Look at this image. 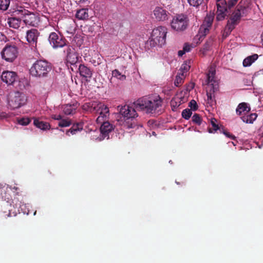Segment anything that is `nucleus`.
I'll return each instance as SVG.
<instances>
[{
  "mask_svg": "<svg viewBox=\"0 0 263 263\" xmlns=\"http://www.w3.org/2000/svg\"><path fill=\"white\" fill-rule=\"evenodd\" d=\"M14 12L15 15L21 16L26 25L37 26L39 24L40 20L37 15L31 13L22 7L17 8Z\"/></svg>",
  "mask_w": 263,
  "mask_h": 263,
  "instance_id": "obj_7",
  "label": "nucleus"
},
{
  "mask_svg": "<svg viewBox=\"0 0 263 263\" xmlns=\"http://www.w3.org/2000/svg\"><path fill=\"white\" fill-rule=\"evenodd\" d=\"M17 75L12 71H3L1 74L2 81L7 85H12L17 80Z\"/></svg>",
  "mask_w": 263,
  "mask_h": 263,
  "instance_id": "obj_14",
  "label": "nucleus"
},
{
  "mask_svg": "<svg viewBox=\"0 0 263 263\" xmlns=\"http://www.w3.org/2000/svg\"><path fill=\"white\" fill-rule=\"evenodd\" d=\"M48 40L53 48H62L66 45L65 40L59 33L51 32L49 34Z\"/></svg>",
  "mask_w": 263,
  "mask_h": 263,
  "instance_id": "obj_12",
  "label": "nucleus"
},
{
  "mask_svg": "<svg viewBox=\"0 0 263 263\" xmlns=\"http://www.w3.org/2000/svg\"><path fill=\"white\" fill-rule=\"evenodd\" d=\"M185 53V52L184 51V50H183V49L181 50H179L178 51V55L180 56V57H181L182 56L184 53Z\"/></svg>",
  "mask_w": 263,
  "mask_h": 263,
  "instance_id": "obj_45",
  "label": "nucleus"
},
{
  "mask_svg": "<svg viewBox=\"0 0 263 263\" xmlns=\"http://www.w3.org/2000/svg\"><path fill=\"white\" fill-rule=\"evenodd\" d=\"M186 101V98L182 97V93H178L171 102V105L173 110H175L182 103Z\"/></svg>",
  "mask_w": 263,
  "mask_h": 263,
  "instance_id": "obj_18",
  "label": "nucleus"
},
{
  "mask_svg": "<svg viewBox=\"0 0 263 263\" xmlns=\"http://www.w3.org/2000/svg\"><path fill=\"white\" fill-rule=\"evenodd\" d=\"M192 111L189 109H185L182 112V116L183 118L188 120L191 116Z\"/></svg>",
  "mask_w": 263,
  "mask_h": 263,
  "instance_id": "obj_36",
  "label": "nucleus"
},
{
  "mask_svg": "<svg viewBox=\"0 0 263 263\" xmlns=\"http://www.w3.org/2000/svg\"><path fill=\"white\" fill-rule=\"evenodd\" d=\"M192 121L198 125H200L202 120L199 115L196 114L192 117Z\"/></svg>",
  "mask_w": 263,
  "mask_h": 263,
  "instance_id": "obj_40",
  "label": "nucleus"
},
{
  "mask_svg": "<svg viewBox=\"0 0 263 263\" xmlns=\"http://www.w3.org/2000/svg\"><path fill=\"white\" fill-rule=\"evenodd\" d=\"M250 110L249 105L246 103H241L238 105L236 108V113L240 116H245Z\"/></svg>",
  "mask_w": 263,
  "mask_h": 263,
  "instance_id": "obj_21",
  "label": "nucleus"
},
{
  "mask_svg": "<svg viewBox=\"0 0 263 263\" xmlns=\"http://www.w3.org/2000/svg\"><path fill=\"white\" fill-rule=\"evenodd\" d=\"M241 16V14L239 10H236L233 13L231 20L229 21L225 29V32L226 33L225 37L228 35L230 32L234 29V25L237 24V21L240 18Z\"/></svg>",
  "mask_w": 263,
  "mask_h": 263,
  "instance_id": "obj_13",
  "label": "nucleus"
},
{
  "mask_svg": "<svg viewBox=\"0 0 263 263\" xmlns=\"http://www.w3.org/2000/svg\"><path fill=\"white\" fill-rule=\"evenodd\" d=\"M153 13L155 18L158 21H165L167 18V12L162 7H156Z\"/></svg>",
  "mask_w": 263,
  "mask_h": 263,
  "instance_id": "obj_17",
  "label": "nucleus"
},
{
  "mask_svg": "<svg viewBox=\"0 0 263 263\" xmlns=\"http://www.w3.org/2000/svg\"><path fill=\"white\" fill-rule=\"evenodd\" d=\"M258 58L257 54H253L246 58L243 61V66L245 67L250 66Z\"/></svg>",
  "mask_w": 263,
  "mask_h": 263,
  "instance_id": "obj_23",
  "label": "nucleus"
},
{
  "mask_svg": "<svg viewBox=\"0 0 263 263\" xmlns=\"http://www.w3.org/2000/svg\"><path fill=\"white\" fill-rule=\"evenodd\" d=\"M257 117V114L253 113L250 115L242 116L241 119L244 122L247 123H252L256 120Z\"/></svg>",
  "mask_w": 263,
  "mask_h": 263,
  "instance_id": "obj_28",
  "label": "nucleus"
},
{
  "mask_svg": "<svg viewBox=\"0 0 263 263\" xmlns=\"http://www.w3.org/2000/svg\"><path fill=\"white\" fill-rule=\"evenodd\" d=\"M88 1V0H80V2L81 3H85L86 2Z\"/></svg>",
  "mask_w": 263,
  "mask_h": 263,
  "instance_id": "obj_48",
  "label": "nucleus"
},
{
  "mask_svg": "<svg viewBox=\"0 0 263 263\" xmlns=\"http://www.w3.org/2000/svg\"><path fill=\"white\" fill-rule=\"evenodd\" d=\"M40 32L37 30L31 29L26 32V38L27 41L32 46H36Z\"/></svg>",
  "mask_w": 263,
  "mask_h": 263,
  "instance_id": "obj_15",
  "label": "nucleus"
},
{
  "mask_svg": "<svg viewBox=\"0 0 263 263\" xmlns=\"http://www.w3.org/2000/svg\"><path fill=\"white\" fill-rule=\"evenodd\" d=\"M78 106L79 104L77 102L65 104L63 106V112L66 115H73L76 113Z\"/></svg>",
  "mask_w": 263,
  "mask_h": 263,
  "instance_id": "obj_19",
  "label": "nucleus"
},
{
  "mask_svg": "<svg viewBox=\"0 0 263 263\" xmlns=\"http://www.w3.org/2000/svg\"><path fill=\"white\" fill-rule=\"evenodd\" d=\"M226 11L227 9L223 8L222 9H217L216 18L218 21L223 20L225 18L226 16Z\"/></svg>",
  "mask_w": 263,
  "mask_h": 263,
  "instance_id": "obj_30",
  "label": "nucleus"
},
{
  "mask_svg": "<svg viewBox=\"0 0 263 263\" xmlns=\"http://www.w3.org/2000/svg\"><path fill=\"white\" fill-rule=\"evenodd\" d=\"M120 115L121 116L120 124L127 128H133L134 124L133 120L138 117V114L134 107L128 105L118 107Z\"/></svg>",
  "mask_w": 263,
  "mask_h": 263,
  "instance_id": "obj_3",
  "label": "nucleus"
},
{
  "mask_svg": "<svg viewBox=\"0 0 263 263\" xmlns=\"http://www.w3.org/2000/svg\"><path fill=\"white\" fill-rule=\"evenodd\" d=\"M89 15L88 13V9H81L77 11L76 17L80 20H86L88 18Z\"/></svg>",
  "mask_w": 263,
  "mask_h": 263,
  "instance_id": "obj_27",
  "label": "nucleus"
},
{
  "mask_svg": "<svg viewBox=\"0 0 263 263\" xmlns=\"http://www.w3.org/2000/svg\"><path fill=\"white\" fill-rule=\"evenodd\" d=\"M18 50L14 46H6L1 52L2 57L5 61L12 62L17 57Z\"/></svg>",
  "mask_w": 263,
  "mask_h": 263,
  "instance_id": "obj_10",
  "label": "nucleus"
},
{
  "mask_svg": "<svg viewBox=\"0 0 263 263\" xmlns=\"http://www.w3.org/2000/svg\"><path fill=\"white\" fill-rule=\"evenodd\" d=\"M214 16L213 14H209L205 17L202 25L200 26L198 34L199 39L205 36L209 32L211 25L213 23Z\"/></svg>",
  "mask_w": 263,
  "mask_h": 263,
  "instance_id": "obj_11",
  "label": "nucleus"
},
{
  "mask_svg": "<svg viewBox=\"0 0 263 263\" xmlns=\"http://www.w3.org/2000/svg\"><path fill=\"white\" fill-rule=\"evenodd\" d=\"M1 117L2 118H7V115H5L4 114H2V115H1Z\"/></svg>",
  "mask_w": 263,
  "mask_h": 263,
  "instance_id": "obj_47",
  "label": "nucleus"
},
{
  "mask_svg": "<svg viewBox=\"0 0 263 263\" xmlns=\"http://www.w3.org/2000/svg\"><path fill=\"white\" fill-rule=\"evenodd\" d=\"M215 72V68L211 67L209 70L208 73L207 74L206 82L209 88L206 92V103L211 107L213 106L216 103L214 93L218 89V83L214 79Z\"/></svg>",
  "mask_w": 263,
  "mask_h": 263,
  "instance_id": "obj_4",
  "label": "nucleus"
},
{
  "mask_svg": "<svg viewBox=\"0 0 263 263\" xmlns=\"http://www.w3.org/2000/svg\"><path fill=\"white\" fill-rule=\"evenodd\" d=\"M79 70L80 75L83 77L90 78L92 76V72L90 69L84 65L81 64L79 66Z\"/></svg>",
  "mask_w": 263,
  "mask_h": 263,
  "instance_id": "obj_22",
  "label": "nucleus"
},
{
  "mask_svg": "<svg viewBox=\"0 0 263 263\" xmlns=\"http://www.w3.org/2000/svg\"><path fill=\"white\" fill-rule=\"evenodd\" d=\"M10 4V0H0V9L6 10Z\"/></svg>",
  "mask_w": 263,
  "mask_h": 263,
  "instance_id": "obj_33",
  "label": "nucleus"
},
{
  "mask_svg": "<svg viewBox=\"0 0 263 263\" xmlns=\"http://www.w3.org/2000/svg\"><path fill=\"white\" fill-rule=\"evenodd\" d=\"M195 47V45H194L193 44H190L189 43H185L184 44L183 49L184 50V51L186 52H190L192 48H194Z\"/></svg>",
  "mask_w": 263,
  "mask_h": 263,
  "instance_id": "obj_39",
  "label": "nucleus"
},
{
  "mask_svg": "<svg viewBox=\"0 0 263 263\" xmlns=\"http://www.w3.org/2000/svg\"><path fill=\"white\" fill-rule=\"evenodd\" d=\"M162 100L158 95L141 97L135 102V107L146 113H153L162 105Z\"/></svg>",
  "mask_w": 263,
  "mask_h": 263,
  "instance_id": "obj_2",
  "label": "nucleus"
},
{
  "mask_svg": "<svg viewBox=\"0 0 263 263\" xmlns=\"http://www.w3.org/2000/svg\"><path fill=\"white\" fill-rule=\"evenodd\" d=\"M80 58L81 57L77 52L73 49L69 48L66 57V60L68 63L71 65L75 64L79 61Z\"/></svg>",
  "mask_w": 263,
  "mask_h": 263,
  "instance_id": "obj_16",
  "label": "nucleus"
},
{
  "mask_svg": "<svg viewBox=\"0 0 263 263\" xmlns=\"http://www.w3.org/2000/svg\"><path fill=\"white\" fill-rule=\"evenodd\" d=\"M83 108L98 114L99 116L96 119L97 122H103L100 127V134L99 131H93L91 135V139L96 141H101L105 138L108 139V134L113 130L114 127L108 122H104L109 115V109L107 106L101 102H92L85 104Z\"/></svg>",
  "mask_w": 263,
  "mask_h": 263,
  "instance_id": "obj_1",
  "label": "nucleus"
},
{
  "mask_svg": "<svg viewBox=\"0 0 263 263\" xmlns=\"http://www.w3.org/2000/svg\"><path fill=\"white\" fill-rule=\"evenodd\" d=\"M51 70V64L46 61L38 60L31 67L30 74L36 78H43L47 76Z\"/></svg>",
  "mask_w": 263,
  "mask_h": 263,
  "instance_id": "obj_6",
  "label": "nucleus"
},
{
  "mask_svg": "<svg viewBox=\"0 0 263 263\" xmlns=\"http://www.w3.org/2000/svg\"><path fill=\"white\" fill-rule=\"evenodd\" d=\"M33 124L36 127L43 130L49 129L50 128L49 123L43 122L37 119H34Z\"/></svg>",
  "mask_w": 263,
  "mask_h": 263,
  "instance_id": "obj_24",
  "label": "nucleus"
},
{
  "mask_svg": "<svg viewBox=\"0 0 263 263\" xmlns=\"http://www.w3.org/2000/svg\"><path fill=\"white\" fill-rule=\"evenodd\" d=\"M51 118L54 120L59 121L58 125L60 127H68L72 124L71 120L68 118L63 119L60 115H52Z\"/></svg>",
  "mask_w": 263,
  "mask_h": 263,
  "instance_id": "obj_20",
  "label": "nucleus"
},
{
  "mask_svg": "<svg viewBox=\"0 0 263 263\" xmlns=\"http://www.w3.org/2000/svg\"><path fill=\"white\" fill-rule=\"evenodd\" d=\"M82 126L81 124H74L69 130L66 131V134L68 136H70V135H75L78 132L81 131L82 129Z\"/></svg>",
  "mask_w": 263,
  "mask_h": 263,
  "instance_id": "obj_26",
  "label": "nucleus"
},
{
  "mask_svg": "<svg viewBox=\"0 0 263 263\" xmlns=\"http://www.w3.org/2000/svg\"><path fill=\"white\" fill-rule=\"evenodd\" d=\"M167 31L165 27L159 26L154 28L147 41L151 47L162 46L165 44Z\"/></svg>",
  "mask_w": 263,
  "mask_h": 263,
  "instance_id": "obj_5",
  "label": "nucleus"
},
{
  "mask_svg": "<svg viewBox=\"0 0 263 263\" xmlns=\"http://www.w3.org/2000/svg\"><path fill=\"white\" fill-rule=\"evenodd\" d=\"M187 17L184 15H178L174 16L171 22V28L176 31L184 30L187 26Z\"/></svg>",
  "mask_w": 263,
  "mask_h": 263,
  "instance_id": "obj_9",
  "label": "nucleus"
},
{
  "mask_svg": "<svg viewBox=\"0 0 263 263\" xmlns=\"http://www.w3.org/2000/svg\"><path fill=\"white\" fill-rule=\"evenodd\" d=\"M203 0H187L189 4L193 7H197L203 3Z\"/></svg>",
  "mask_w": 263,
  "mask_h": 263,
  "instance_id": "obj_37",
  "label": "nucleus"
},
{
  "mask_svg": "<svg viewBox=\"0 0 263 263\" xmlns=\"http://www.w3.org/2000/svg\"><path fill=\"white\" fill-rule=\"evenodd\" d=\"M190 67V62H185L182 65L180 70L184 74L189 70Z\"/></svg>",
  "mask_w": 263,
  "mask_h": 263,
  "instance_id": "obj_35",
  "label": "nucleus"
},
{
  "mask_svg": "<svg viewBox=\"0 0 263 263\" xmlns=\"http://www.w3.org/2000/svg\"><path fill=\"white\" fill-rule=\"evenodd\" d=\"M189 106L191 107V109H193L194 110H196L197 109V107H198L196 102L194 100H192L190 102Z\"/></svg>",
  "mask_w": 263,
  "mask_h": 263,
  "instance_id": "obj_43",
  "label": "nucleus"
},
{
  "mask_svg": "<svg viewBox=\"0 0 263 263\" xmlns=\"http://www.w3.org/2000/svg\"><path fill=\"white\" fill-rule=\"evenodd\" d=\"M217 9H227V6L225 0H217Z\"/></svg>",
  "mask_w": 263,
  "mask_h": 263,
  "instance_id": "obj_38",
  "label": "nucleus"
},
{
  "mask_svg": "<svg viewBox=\"0 0 263 263\" xmlns=\"http://www.w3.org/2000/svg\"><path fill=\"white\" fill-rule=\"evenodd\" d=\"M210 45L206 43L200 49V53L202 54H205L206 52L210 49Z\"/></svg>",
  "mask_w": 263,
  "mask_h": 263,
  "instance_id": "obj_41",
  "label": "nucleus"
},
{
  "mask_svg": "<svg viewBox=\"0 0 263 263\" xmlns=\"http://www.w3.org/2000/svg\"><path fill=\"white\" fill-rule=\"evenodd\" d=\"M17 122L19 124L21 125L26 126L30 123L31 120L29 118L25 117L22 118H18L17 119Z\"/></svg>",
  "mask_w": 263,
  "mask_h": 263,
  "instance_id": "obj_32",
  "label": "nucleus"
},
{
  "mask_svg": "<svg viewBox=\"0 0 263 263\" xmlns=\"http://www.w3.org/2000/svg\"><path fill=\"white\" fill-rule=\"evenodd\" d=\"M184 77L185 76L183 73H182L181 74H179L177 75L175 81V85L176 86H178L182 82Z\"/></svg>",
  "mask_w": 263,
  "mask_h": 263,
  "instance_id": "obj_34",
  "label": "nucleus"
},
{
  "mask_svg": "<svg viewBox=\"0 0 263 263\" xmlns=\"http://www.w3.org/2000/svg\"><path fill=\"white\" fill-rule=\"evenodd\" d=\"M92 51L88 48H85L83 51L84 58L86 59V58H88L91 57V54H92Z\"/></svg>",
  "mask_w": 263,
  "mask_h": 263,
  "instance_id": "obj_42",
  "label": "nucleus"
},
{
  "mask_svg": "<svg viewBox=\"0 0 263 263\" xmlns=\"http://www.w3.org/2000/svg\"><path fill=\"white\" fill-rule=\"evenodd\" d=\"M26 101V97L24 93L16 91L10 95L8 104L12 109H16L24 105Z\"/></svg>",
  "mask_w": 263,
  "mask_h": 263,
  "instance_id": "obj_8",
  "label": "nucleus"
},
{
  "mask_svg": "<svg viewBox=\"0 0 263 263\" xmlns=\"http://www.w3.org/2000/svg\"><path fill=\"white\" fill-rule=\"evenodd\" d=\"M238 0H229L228 1V6L229 7H232L234 6L237 2Z\"/></svg>",
  "mask_w": 263,
  "mask_h": 263,
  "instance_id": "obj_44",
  "label": "nucleus"
},
{
  "mask_svg": "<svg viewBox=\"0 0 263 263\" xmlns=\"http://www.w3.org/2000/svg\"><path fill=\"white\" fill-rule=\"evenodd\" d=\"M112 76L121 81H124L126 79V76L124 74H122L117 69L112 71Z\"/></svg>",
  "mask_w": 263,
  "mask_h": 263,
  "instance_id": "obj_31",
  "label": "nucleus"
},
{
  "mask_svg": "<svg viewBox=\"0 0 263 263\" xmlns=\"http://www.w3.org/2000/svg\"><path fill=\"white\" fill-rule=\"evenodd\" d=\"M8 23L10 27L18 29L21 26L22 22L20 18L11 17L8 18Z\"/></svg>",
  "mask_w": 263,
  "mask_h": 263,
  "instance_id": "obj_25",
  "label": "nucleus"
},
{
  "mask_svg": "<svg viewBox=\"0 0 263 263\" xmlns=\"http://www.w3.org/2000/svg\"><path fill=\"white\" fill-rule=\"evenodd\" d=\"M210 123L212 127L209 128V133H213L219 129L218 121L216 119L212 118L210 119Z\"/></svg>",
  "mask_w": 263,
  "mask_h": 263,
  "instance_id": "obj_29",
  "label": "nucleus"
},
{
  "mask_svg": "<svg viewBox=\"0 0 263 263\" xmlns=\"http://www.w3.org/2000/svg\"><path fill=\"white\" fill-rule=\"evenodd\" d=\"M224 134L228 137L231 138L232 139H233L234 138L233 136L231 135L229 133H224Z\"/></svg>",
  "mask_w": 263,
  "mask_h": 263,
  "instance_id": "obj_46",
  "label": "nucleus"
}]
</instances>
